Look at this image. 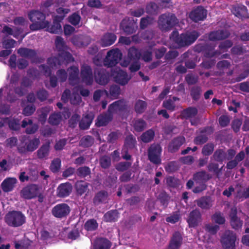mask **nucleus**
<instances>
[{"label":"nucleus","instance_id":"obj_1","mask_svg":"<svg viewBox=\"0 0 249 249\" xmlns=\"http://www.w3.org/2000/svg\"><path fill=\"white\" fill-rule=\"evenodd\" d=\"M55 44L56 49L59 52L58 56L48 58L47 60L48 66L41 65L39 67V69L47 76L50 75L51 69H56L60 66H66L68 63L74 61V58L71 54L66 51L67 47L63 38L57 36Z\"/></svg>","mask_w":249,"mask_h":249},{"label":"nucleus","instance_id":"obj_2","mask_svg":"<svg viewBox=\"0 0 249 249\" xmlns=\"http://www.w3.org/2000/svg\"><path fill=\"white\" fill-rule=\"evenodd\" d=\"M199 35L196 31L187 32L179 35L178 31H174L170 36V39L175 43L176 47H181L191 45L197 38Z\"/></svg>","mask_w":249,"mask_h":249},{"label":"nucleus","instance_id":"obj_3","mask_svg":"<svg viewBox=\"0 0 249 249\" xmlns=\"http://www.w3.org/2000/svg\"><path fill=\"white\" fill-rule=\"evenodd\" d=\"M28 16L30 21L33 22L30 25V29L32 31L44 29L49 24V21L45 20V15L38 10L30 11L28 14Z\"/></svg>","mask_w":249,"mask_h":249},{"label":"nucleus","instance_id":"obj_4","mask_svg":"<svg viewBox=\"0 0 249 249\" xmlns=\"http://www.w3.org/2000/svg\"><path fill=\"white\" fill-rule=\"evenodd\" d=\"M4 221L9 226L18 227L25 223L26 217L21 212L13 211L5 215Z\"/></svg>","mask_w":249,"mask_h":249},{"label":"nucleus","instance_id":"obj_5","mask_svg":"<svg viewBox=\"0 0 249 249\" xmlns=\"http://www.w3.org/2000/svg\"><path fill=\"white\" fill-rule=\"evenodd\" d=\"M178 23L176 16L169 13L162 14L158 20L159 27L162 31L170 30Z\"/></svg>","mask_w":249,"mask_h":249},{"label":"nucleus","instance_id":"obj_6","mask_svg":"<svg viewBox=\"0 0 249 249\" xmlns=\"http://www.w3.org/2000/svg\"><path fill=\"white\" fill-rule=\"evenodd\" d=\"M122 56V53L117 48L113 49L107 53L103 63L104 66L107 67H112L119 63Z\"/></svg>","mask_w":249,"mask_h":249},{"label":"nucleus","instance_id":"obj_7","mask_svg":"<svg viewBox=\"0 0 249 249\" xmlns=\"http://www.w3.org/2000/svg\"><path fill=\"white\" fill-rule=\"evenodd\" d=\"M237 237L233 231H226L221 237V243L224 249H236Z\"/></svg>","mask_w":249,"mask_h":249},{"label":"nucleus","instance_id":"obj_8","mask_svg":"<svg viewBox=\"0 0 249 249\" xmlns=\"http://www.w3.org/2000/svg\"><path fill=\"white\" fill-rule=\"evenodd\" d=\"M111 75L114 81L121 85L127 84L131 78L125 71L122 70L120 68H115L112 70Z\"/></svg>","mask_w":249,"mask_h":249},{"label":"nucleus","instance_id":"obj_9","mask_svg":"<svg viewBox=\"0 0 249 249\" xmlns=\"http://www.w3.org/2000/svg\"><path fill=\"white\" fill-rule=\"evenodd\" d=\"M80 77L87 85H91L94 81L92 71L90 66L84 64L81 67Z\"/></svg>","mask_w":249,"mask_h":249},{"label":"nucleus","instance_id":"obj_10","mask_svg":"<svg viewBox=\"0 0 249 249\" xmlns=\"http://www.w3.org/2000/svg\"><path fill=\"white\" fill-rule=\"evenodd\" d=\"M161 152V148L159 144H152L148 151L149 160L155 164H160L161 162L160 158Z\"/></svg>","mask_w":249,"mask_h":249},{"label":"nucleus","instance_id":"obj_11","mask_svg":"<svg viewBox=\"0 0 249 249\" xmlns=\"http://www.w3.org/2000/svg\"><path fill=\"white\" fill-rule=\"evenodd\" d=\"M39 187L35 184H31L24 187L20 192L22 197L31 199L37 196L38 195Z\"/></svg>","mask_w":249,"mask_h":249},{"label":"nucleus","instance_id":"obj_12","mask_svg":"<svg viewBox=\"0 0 249 249\" xmlns=\"http://www.w3.org/2000/svg\"><path fill=\"white\" fill-rule=\"evenodd\" d=\"M70 211V208L67 204L61 203L55 206L52 210V213L55 217L61 218L66 217Z\"/></svg>","mask_w":249,"mask_h":249},{"label":"nucleus","instance_id":"obj_13","mask_svg":"<svg viewBox=\"0 0 249 249\" xmlns=\"http://www.w3.org/2000/svg\"><path fill=\"white\" fill-rule=\"evenodd\" d=\"M94 78L96 82L100 85H105L109 80V74L103 68H97L94 71Z\"/></svg>","mask_w":249,"mask_h":249},{"label":"nucleus","instance_id":"obj_14","mask_svg":"<svg viewBox=\"0 0 249 249\" xmlns=\"http://www.w3.org/2000/svg\"><path fill=\"white\" fill-rule=\"evenodd\" d=\"M207 16V11L201 6L193 9L189 14V18L195 22L204 20Z\"/></svg>","mask_w":249,"mask_h":249},{"label":"nucleus","instance_id":"obj_15","mask_svg":"<svg viewBox=\"0 0 249 249\" xmlns=\"http://www.w3.org/2000/svg\"><path fill=\"white\" fill-rule=\"evenodd\" d=\"M197 113L198 110L196 107H190L183 109L181 115L184 119H190L192 125H196L197 124V121L196 120H192V119L196 117Z\"/></svg>","mask_w":249,"mask_h":249},{"label":"nucleus","instance_id":"obj_16","mask_svg":"<svg viewBox=\"0 0 249 249\" xmlns=\"http://www.w3.org/2000/svg\"><path fill=\"white\" fill-rule=\"evenodd\" d=\"M63 19V16H55L52 25L49 21L48 25L45 28L46 30L51 33L58 34L62 30L60 22Z\"/></svg>","mask_w":249,"mask_h":249},{"label":"nucleus","instance_id":"obj_17","mask_svg":"<svg viewBox=\"0 0 249 249\" xmlns=\"http://www.w3.org/2000/svg\"><path fill=\"white\" fill-rule=\"evenodd\" d=\"M67 71L69 73V81L70 84L74 86L78 84L80 81L78 67L76 66L71 67L68 69Z\"/></svg>","mask_w":249,"mask_h":249},{"label":"nucleus","instance_id":"obj_18","mask_svg":"<svg viewBox=\"0 0 249 249\" xmlns=\"http://www.w3.org/2000/svg\"><path fill=\"white\" fill-rule=\"evenodd\" d=\"M126 102L124 100H118L111 104L108 109V112L111 115L113 113H119L124 111L126 108Z\"/></svg>","mask_w":249,"mask_h":249},{"label":"nucleus","instance_id":"obj_19","mask_svg":"<svg viewBox=\"0 0 249 249\" xmlns=\"http://www.w3.org/2000/svg\"><path fill=\"white\" fill-rule=\"evenodd\" d=\"M237 208L235 207H233L231 209L230 213L231 224L232 227L235 229L241 228L243 225L242 221L237 216Z\"/></svg>","mask_w":249,"mask_h":249},{"label":"nucleus","instance_id":"obj_20","mask_svg":"<svg viewBox=\"0 0 249 249\" xmlns=\"http://www.w3.org/2000/svg\"><path fill=\"white\" fill-rule=\"evenodd\" d=\"M182 237L178 232H176L170 241L167 249H179L182 244Z\"/></svg>","mask_w":249,"mask_h":249},{"label":"nucleus","instance_id":"obj_21","mask_svg":"<svg viewBox=\"0 0 249 249\" xmlns=\"http://www.w3.org/2000/svg\"><path fill=\"white\" fill-rule=\"evenodd\" d=\"M187 221L190 227H195L201 221V214L198 210L193 211L189 214Z\"/></svg>","mask_w":249,"mask_h":249},{"label":"nucleus","instance_id":"obj_22","mask_svg":"<svg viewBox=\"0 0 249 249\" xmlns=\"http://www.w3.org/2000/svg\"><path fill=\"white\" fill-rule=\"evenodd\" d=\"M72 188L71 185L69 182L62 183L57 189V196L62 197L67 196L71 193Z\"/></svg>","mask_w":249,"mask_h":249},{"label":"nucleus","instance_id":"obj_23","mask_svg":"<svg viewBox=\"0 0 249 249\" xmlns=\"http://www.w3.org/2000/svg\"><path fill=\"white\" fill-rule=\"evenodd\" d=\"M26 129V133L27 134H31L35 133L38 129V125L35 124H33L32 120L28 118H25L22 122L21 126L25 128L28 126Z\"/></svg>","mask_w":249,"mask_h":249},{"label":"nucleus","instance_id":"obj_24","mask_svg":"<svg viewBox=\"0 0 249 249\" xmlns=\"http://www.w3.org/2000/svg\"><path fill=\"white\" fill-rule=\"evenodd\" d=\"M17 179L15 178H7L1 183V188L4 192L11 191L15 187Z\"/></svg>","mask_w":249,"mask_h":249},{"label":"nucleus","instance_id":"obj_25","mask_svg":"<svg viewBox=\"0 0 249 249\" xmlns=\"http://www.w3.org/2000/svg\"><path fill=\"white\" fill-rule=\"evenodd\" d=\"M229 33L226 30L212 32L209 35V39L212 41L220 40L228 37Z\"/></svg>","mask_w":249,"mask_h":249},{"label":"nucleus","instance_id":"obj_26","mask_svg":"<svg viewBox=\"0 0 249 249\" xmlns=\"http://www.w3.org/2000/svg\"><path fill=\"white\" fill-rule=\"evenodd\" d=\"M18 53L22 57L31 59L34 62L36 61V53L33 50L26 48H20L18 50Z\"/></svg>","mask_w":249,"mask_h":249},{"label":"nucleus","instance_id":"obj_27","mask_svg":"<svg viewBox=\"0 0 249 249\" xmlns=\"http://www.w3.org/2000/svg\"><path fill=\"white\" fill-rule=\"evenodd\" d=\"M185 139L183 137H178L174 140L169 143L168 150L171 152H175L185 142Z\"/></svg>","mask_w":249,"mask_h":249},{"label":"nucleus","instance_id":"obj_28","mask_svg":"<svg viewBox=\"0 0 249 249\" xmlns=\"http://www.w3.org/2000/svg\"><path fill=\"white\" fill-rule=\"evenodd\" d=\"M111 243L107 239L104 238H97L93 243V249H109Z\"/></svg>","mask_w":249,"mask_h":249},{"label":"nucleus","instance_id":"obj_29","mask_svg":"<svg viewBox=\"0 0 249 249\" xmlns=\"http://www.w3.org/2000/svg\"><path fill=\"white\" fill-rule=\"evenodd\" d=\"M116 36L114 34L107 33L104 35L100 40V44L103 47L110 46L114 43Z\"/></svg>","mask_w":249,"mask_h":249},{"label":"nucleus","instance_id":"obj_30","mask_svg":"<svg viewBox=\"0 0 249 249\" xmlns=\"http://www.w3.org/2000/svg\"><path fill=\"white\" fill-rule=\"evenodd\" d=\"M72 43L78 47L87 45L89 42V38L83 36H74L71 38Z\"/></svg>","mask_w":249,"mask_h":249},{"label":"nucleus","instance_id":"obj_31","mask_svg":"<svg viewBox=\"0 0 249 249\" xmlns=\"http://www.w3.org/2000/svg\"><path fill=\"white\" fill-rule=\"evenodd\" d=\"M94 118L92 113L90 112L83 117L79 123V126L82 129H87L90 126Z\"/></svg>","mask_w":249,"mask_h":249},{"label":"nucleus","instance_id":"obj_32","mask_svg":"<svg viewBox=\"0 0 249 249\" xmlns=\"http://www.w3.org/2000/svg\"><path fill=\"white\" fill-rule=\"evenodd\" d=\"M112 119V115L108 112L107 113L101 114L98 116L96 124L98 126L106 125Z\"/></svg>","mask_w":249,"mask_h":249},{"label":"nucleus","instance_id":"obj_33","mask_svg":"<svg viewBox=\"0 0 249 249\" xmlns=\"http://www.w3.org/2000/svg\"><path fill=\"white\" fill-rule=\"evenodd\" d=\"M50 147L49 142L43 144L37 151L38 158L41 159H46L49 154Z\"/></svg>","mask_w":249,"mask_h":249},{"label":"nucleus","instance_id":"obj_34","mask_svg":"<svg viewBox=\"0 0 249 249\" xmlns=\"http://www.w3.org/2000/svg\"><path fill=\"white\" fill-rule=\"evenodd\" d=\"M197 205L202 209H208L212 206V201L210 197H202L196 201Z\"/></svg>","mask_w":249,"mask_h":249},{"label":"nucleus","instance_id":"obj_35","mask_svg":"<svg viewBox=\"0 0 249 249\" xmlns=\"http://www.w3.org/2000/svg\"><path fill=\"white\" fill-rule=\"evenodd\" d=\"M119 217V213L117 210L108 211L104 216V220L106 222H114Z\"/></svg>","mask_w":249,"mask_h":249},{"label":"nucleus","instance_id":"obj_36","mask_svg":"<svg viewBox=\"0 0 249 249\" xmlns=\"http://www.w3.org/2000/svg\"><path fill=\"white\" fill-rule=\"evenodd\" d=\"M154 136V131L152 129H149L141 135V139L143 142L147 143L151 142Z\"/></svg>","mask_w":249,"mask_h":249},{"label":"nucleus","instance_id":"obj_37","mask_svg":"<svg viewBox=\"0 0 249 249\" xmlns=\"http://www.w3.org/2000/svg\"><path fill=\"white\" fill-rule=\"evenodd\" d=\"M179 100V99L178 98L173 97L172 99H169L168 100L163 102V106L166 109L173 111L175 109L176 107L175 102Z\"/></svg>","mask_w":249,"mask_h":249},{"label":"nucleus","instance_id":"obj_38","mask_svg":"<svg viewBox=\"0 0 249 249\" xmlns=\"http://www.w3.org/2000/svg\"><path fill=\"white\" fill-rule=\"evenodd\" d=\"M5 123H8L9 128L11 129L17 130L20 127L19 120L14 118L8 119L6 118Z\"/></svg>","mask_w":249,"mask_h":249},{"label":"nucleus","instance_id":"obj_39","mask_svg":"<svg viewBox=\"0 0 249 249\" xmlns=\"http://www.w3.org/2000/svg\"><path fill=\"white\" fill-rule=\"evenodd\" d=\"M147 107L146 103L142 100H139L136 101L135 105V110L137 113H142L145 109H146Z\"/></svg>","mask_w":249,"mask_h":249},{"label":"nucleus","instance_id":"obj_40","mask_svg":"<svg viewBox=\"0 0 249 249\" xmlns=\"http://www.w3.org/2000/svg\"><path fill=\"white\" fill-rule=\"evenodd\" d=\"M39 143V139L35 138L30 140L28 142L26 143L27 150L29 151H33L37 148Z\"/></svg>","mask_w":249,"mask_h":249},{"label":"nucleus","instance_id":"obj_41","mask_svg":"<svg viewBox=\"0 0 249 249\" xmlns=\"http://www.w3.org/2000/svg\"><path fill=\"white\" fill-rule=\"evenodd\" d=\"M75 187L77 193L80 195H82L86 192L88 183L83 181H78L75 184Z\"/></svg>","mask_w":249,"mask_h":249},{"label":"nucleus","instance_id":"obj_42","mask_svg":"<svg viewBox=\"0 0 249 249\" xmlns=\"http://www.w3.org/2000/svg\"><path fill=\"white\" fill-rule=\"evenodd\" d=\"M78 89L77 88H74L73 92L71 97L70 98L71 103L73 105L79 104L82 100L80 96L78 93Z\"/></svg>","mask_w":249,"mask_h":249},{"label":"nucleus","instance_id":"obj_43","mask_svg":"<svg viewBox=\"0 0 249 249\" xmlns=\"http://www.w3.org/2000/svg\"><path fill=\"white\" fill-rule=\"evenodd\" d=\"M62 120L60 113H54L52 114L49 118V123L52 125L58 124Z\"/></svg>","mask_w":249,"mask_h":249},{"label":"nucleus","instance_id":"obj_44","mask_svg":"<svg viewBox=\"0 0 249 249\" xmlns=\"http://www.w3.org/2000/svg\"><path fill=\"white\" fill-rule=\"evenodd\" d=\"M141 55L139 51L134 47L130 48L128 50V56L130 60L139 59Z\"/></svg>","mask_w":249,"mask_h":249},{"label":"nucleus","instance_id":"obj_45","mask_svg":"<svg viewBox=\"0 0 249 249\" xmlns=\"http://www.w3.org/2000/svg\"><path fill=\"white\" fill-rule=\"evenodd\" d=\"M107 192L105 191H101L96 195L94 199V201L95 203L99 202H105L107 201Z\"/></svg>","mask_w":249,"mask_h":249},{"label":"nucleus","instance_id":"obj_46","mask_svg":"<svg viewBox=\"0 0 249 249\" xmlns=\"http://www.w3.org/2000/svg\"><path fill=\"white\" fill-rule=\"evenodd\" d=\"M133 126L136 131L141 132L145 128L146 123L143 120L138 119L134 121Z\"/></svg>","mask_w":249,"mask_h":249},{"label":"nucleus","instance_id":"obj_47","mask_svg":"<svg viewBox=\"0 0 249 249\" xmlns=\"http://www.w3.org/2000/svg\"><path fill=\"white\" fill-rule=\"evenodd\" d=\"M120 93V89L117 85H112L109 89V94L107 96L112 99L117 98Z\"/></svg>","mask_w":249,"mask_h":249},{"label":"nucleus","instance_id":"obj_48","mask_svg":"<svg viewBox=\"0 0 249 249\" xmlns=\"http://www.w3.org/2000/svg\"><path fill=\"white\" fill-rule=\"evenodd\" d=\"M49 111V109L47 107L42 108L41 110L37 111L39 116L38 120L42 124L45 122Z\"/></svg>","mask_w":249,"mask_h":249},{"label":"nucleus","instance_id":"obj_49","mask_svg":"<svg viewBox=\"0 0 249 249\" xmlns=\"http://www.w3.org/2000/svg\"><path fill=\"white\" fill-rule=\"evenodd\" d=\"M213 158L217 161H222L226 159V153L222 150H218L214 152Z\"/></svg>","mask_w":249,"mask_h":249},{"label":"nucleus","instance_id":"obj_50","mask_svg":"<svg viewBox=\"0 0 249 249\" xmlns=\"http://www.w3.org/2000/svg\"><path fill=\"white\" fill-rule=\"evenodd\" d=\"M98 227V223L94 219H90L87 221L85 224V228L88 231L95 230Z\"/></svg>","mask_w":249,"mask_h":249},{"label":"nucleus","instance_id":"obj_51","mask_svg":"<svg viewBox=\"0 0 249 249\" xmlns=\"http://www.w3.org/2000/svg\"><path fill=\"white\" fill-rule=\"evenodd\" d=\"M61 167V160L56 158L54 159L50 165V170L53 173L57 172Z\"/></svg>","mask_w":249,"mask_h":249},{"label":"nucleus","instance_id":"obj_52","mask_svg":"<svg viewBox=\"0 0 249 249\" xmlns=\"http://www.w3.org/2000/svg\"><path fill=\"white\" fill-rule=\"evenodd\" d=\"M90 174V169L87 166H84L79 168L77 170V174L81 178H85L89 176Z\"/></svg>","mask_w":249,"mask_h":249},{"label":"nucleus","instance_id":"obj_53","mask_svg":"<svg viewBox=\"0 0 249 249\" xmlns=\"http://www.w3.org/2000/svg\"><path fill=\"white\" fill-rule=\"evenodd\" d=\"M93 139L89 136L84 137L80 141V144L84 147H89L93 143Z\"/></svg>","mask_w":249,"mask_h":249},{"label":"nucleus","instance_id":"obj_54","mask_svg":"<svg viewBox=\"0 0 249 249\" xmlns=\"http://www.w3.org/2000/svg\"><path fill=\"white\" fill-rule=\"evenodd\" d=\"M201 93V88L198 86L193 87L191 90V95L192 98L195 100H196L199 98Z\"/></svg>","mask_w":249,"mask_h":249},{"label":"nucleus","instance_id":"obj_55","mask_svg":"<svg viewBox=\"0 0 249 249\" xmlns=\"http://www.w3.org/2000/svg\"><path fill=\"white\" fill-rule=\"evenodd\" d=\"M154 20V18L150 17L142 18L140 22L141 28L142 29L145 28L148 25L152 24Z\"/></svg>","mask_w":249,"mask_h":249},{"label":"nucleus","instance_id":"obj_56","mask_svg":"<svg viewBox=\"0 0 249 249\" xmlns=\"http://www.w3.org/2000/svg\"><path fill=\"white\" fill-rule=\"evenodd\" d=\"M136 142V141L134 137L132 135H128L125 139L124 146L128 148H132L134 146Z\"/></svg>","mask_w":249,"mask_h":249},{"label":"nucleus","instance_id":"obj_57","mask_svg":"<svg viewBox=\"0 0 249 249\" xmlns=\"http://www.w3.org/2000/svg\"><path fill=\"white\" fill-rule=\"evenodd\" d=\"M213 220L219 224L224 223L225 219L223 214L220 213H216L212 216Z\"/></svg>","mask_w":249,"mask_h":249},{"label":"nucleus","instance_id":"obj_58","mask_svg":"<svg viewBox=\"0 0 249 249\" xmlns=\"http://www.w3.org/2000/svg\"><path fill=\"white\" fill-rule=\"evenodd\" d=\"M214 149V145L212 143H208L205 145L202 149V153L205 156L211 155Z\"/></svg>","mask_w":249,"mask_h":249},{"label":"nucleus","instance_id":"obj_59","mask_svg":"<svg viewBox=\"0 0 249 249\" xmlns=\"http://www.w3.org/2000/svg\"><path fill=\"white\" fill-rule=\"evenodd\" d=\"M16 43V41L12 38L5 39L2 42L3 47L6 49H10L15 47Z\"/></svg>","mask_w":249,"mask_h":249},{"label":"nucleus","instance_id":"obj_60","mask_svg":"<svg viewBox=\"0 0 249 249\" xmlns=\"http://www.w3.org/2000/svg\"><path fill=\"white\" fill-rule=\"evenodd\" d=\"M180 219V215L178 213H174L166 218V221L172 224L176 223Z\"/></svg>","mask_w":249,"mask_h":249},{"label":"nucleus","instance_id":"obj_61","mask_svg":"<svg viewBox=\"0 0 249 249\" xmlns=\"http://www.w3.org/2000/svg\"><path fill=\"white\" fill-rule=\"evenodd\" d=\"M158 9V5L154 3V2H151L149 3L146 7V10L147 13L151 14H155L157 13V11Z\"/></svg>","mask_w":249,"mask_h":249},{"label":"nucleus","instance_id":"obj_62","mask_svg":"<svg viewBox=\"0 0 249 249\" xmlns=\"http://www.w3.org/2000/svg\"><path fill=\"white\" fill-rule=\"evenodd\" d=\"M137 38V36H132L131 38L129 37L121 36L119 38V42L125 45H129L132 40L138 42Z\"/></svg>","mask_w":249,"mask_h":249},{"label":"nucleus","instance_id":"obj_63","mask_svg":"<svg viewBox=\"0 0 249 249\" xmlns=\"http://www.w3.org/2000/svg\"><path fill=\"white\" fill-rule=\"evenodd\" d=\"M56 75L59 81L61 82L65 81L67 79V72L64 70H59L56 72Z\"/></svg>","mask_w":249,"mask_h":249},{"label":"nucleus","instance_id":"obj_64","mask_svg":"<svg viewBox=\"0 0 249 249\" xmlns=\"http://www.w3.org/2000/svg\"><path fill=\"white\" fill-rule=\"evenodd\" d=\"M17 142V138L16 137H13L8 138L6 140L5 145L6 147L12 148L16 146Z\"/></svg>","mask_w":249,"mask_h":249}]
</instances>
